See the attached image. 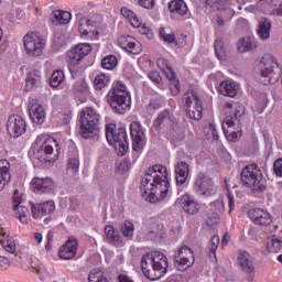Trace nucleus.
Masks as SVG:
<instances>
[{
  "instance_id": "obj_57",
  "label": "nucleus",
  "mask_w": 282,
  "mask_h": 282,
  "mask_svg": "<svg viewBox=\"0 0 282 282\" xmlns=\"http://www.w3.org/2000/svg\"><path fill=\"white\" fill-rule=\"evenodd\" d=\"M139 32L140 34H144L145 36H148V39H151V36H153V31H151V28L147 26V24H141L139 26Z\"/></svg>"
},
{
  "instance_id": "obj_32",
  "label": "nucleus",
  "mask_w": 282,
  "mask_h": 282,
  "mask_svg": "<svg viewBox=\"0 0 282 282\" xmlns=\"http://www.w3.org/2000/svg\"><path fill=\"white\" fill-rule=\"evenodd\" d=\"M218 91L223 96H228L229 98H235L237 96V84L232 83L228 79L223 80L219 84Z\"/></svg>"
},
{
  "instance_id": "obj_15",
  "label": "nucleus",
  "mask_w": 282,
  "mask_h": 282,
  "mask_svg": "<svg viewBox=\"0 0 282 282\" xmlns=\"http://www.w3.org/2000/svg\"><path fill=\"white\" fill-rule=\"evenodd\" d=\"M28 129V123L25 119L19 115H12L8 118L7 121V131L12 138H20L25 133Z\"/></svg>"
},
{
  "instance_id": "obj_60",
  "label": "nucleus",
  "mask_w": 282,
  "mask_h": 282,
  "mask_svg": "<svg viewBox=\"0 0 282 282\" xmlns=\"http://www.w3.org/2000/svg\"><path fill=\"white\" fill-rule=\"evenodd\" d=\"M163 73L165 74L166 78L169 80H175V70H173V67H169L166 70H163Z\"/></svg>"
},
{
  "instance_id": "obj_46",
  "label": "nucleus",
  "mask_w": 282,
  "mask_h": 282,
  "mask_svg": "<svg viewBox=\"0 0 282 282\" xmlns=\"http://www.w3.org/2000/svg\"><path fill=\"white\" fill-rule=\"evenodd\" d=\"M133 223L126 221L123 225H121V232L123 237H133Z\"/></svg>"
},
{
  "instance_id": "obj_6",
  "label": "nucleus",
  "mask_w": 282,
  "mask_h": 282,
  "mask_svg": "<svg viewBox=\"0 0 282 282\" xmlns=\"http://www.w3.org/2000/svg\"><path fill=\"white\" fill-rule=\"evenodd\" d=\"M258 67L260 72V83H262V85H272V83H276V80L281 78V66L272 54L262 56Z\"/></svg>"
},
{
  "instance_id": "obj_41",
  "label": "nucleus",
  "mask_w": 282,
  "mask_h": 282,
  "mask_svg": "<svg viewBox=\"0 0 282 282\" xmlns=\"http://www.w3.org/2000/svg\"><path fill=\"white\" fill-rule=\"evenodd\" d=\"M118 65V58L113 55H108L106 57L102 58L101 61V67H104V69H116V66Z\"/></svg>"
},
{
  "instance_id": "obj_42",
  "label": "nucleus",
  "mask_w": 282,
  "mask_h": 282,
  "mask_svg": "<svg viewBox=\"0 0 282 282\" xmlns=\"http://www.w3.org/2000/svg\"><path fill=\"white\" fill-rule=\"evenodd\" d=\"M63 80H65V73L63 70H55L51 76L50 85L56 88Z\"/></svg>"
},
{
  "instance_id": "obj_10",
  "label": "nucleus",
  "mask_w": 282,
  "mask_h": 282,
  "mask_svg": "<svg viewBox=\"0 0 282 282\" xmlns=\"http://www.w3.org/2000/svg\"><path fill=\"white\" fill-rule=\"evenodd\" d=\"M23 45L29 56H41L45 50V39L37 32H31L24 35Z\"/></svg>"
},
{
  "instance_id": "obj_14",
  "label": "nucleus",
  "mask_w": 282,
  "mask_h": 282,
  "mask_svg": "<svg viewBox=\"0 0 282 282\" xmlns=\"http://www.w3.org/2000/svg\"><path fill=\"white\" fill-rule=\"evenodd\" d=\"M238 265L245 274H247V281L253 282L254 281V260L252 259V256L248 253V251L240 250L238 252Z\"/></svg>"
},
{
  "instance_id": "obj_7",
  "label": "nucleus",
  "mask_w": 282,
  "mask_h": 282,
  "mask_svg": "<svg viewBox=\"0 0 282 282\" xmlns=\"http://www.w3.org/2000/svg\"><path fill=\"white\" fill-rule=\"evenodd\" d=\"M240 181L242 186L256 191L258 193H263L265 188V183L263 182V173L259 165L252 163L245 166L240 173Z\"/></svg>"
},
{
  "instance_id": "obj_5",
  "label": "nucleus",
  "mask_w": 282,
  "mask_h": 282,
  "mask_svg": "<svg viewBox=\"0 0 282 282\" xmlns=\"http://www.w3.org/2000/svg\"><path fill=\"white\" fill-rule=\"evenodd\" d=\"M107 101L116 113H124L131 107V97L127 91V86L122 82L113 84L107 94Z\"/></svg>"
},
{
  "instance_id": "obj_4",
  "label": "nucleus",
  "mask_w": 282,
  "mask_h": 282,
  "mask_svg": "<svg viewBox=\"0 0 282 282\" xmlns=\"http://www.w3.org/2000/svg\"><path fill=\"white\" fill-rule=\"evenodd\" d=\"M100 115L93 108L82 110L79 135L84 140H99L100 138Z\"/></svg>"
},
{
  "instance_id": "obj_23",
  "label": "nucleus",
  "mask_w": 282,
  "mask_h": 282,
  "mask_svg": "<svg viewBox=\"0 0 282 282\" xmlns=\"http://www.w3.org/2000/svg\"><path fill=\"white\" fill-rule=\"evenodd\" d=\"M248 217L257 224V226H270L272 224V216L270 213L261 209V208H253L248 212Z\"/></svg>"
},
{
  "instance_id": "obj_64",
  "label": "nucleus",
  "mask_w": 282,
  "mask_h": 282,
  "mask_svg": "<svg viewBox=\"0 0 282 282\" xmlns=\"http://www.w3.org/2000/svg\"><path fill=\"white\" fill-rule=\"evenodd\" d=\"M119 282H133V280L127 275H119Z\"/></svg>"
},
{
  "instance_id": "obj_36",
  "label": "nucleus",
  "mask_w": 282,
  "mask_h": 282,
  "mask_svg": "<svg viewBox=\"0 0 282 282\" xmlns=\"http://www.w3.org/2000/svg\"><path fill=\"white\" fill-rule=\"evenodd\" d=\"M105 234L109 241L122 246V236H120V232L116 231V228H113V226L107 225L105 227Z\"/></svg>"
},
{
  "instance_id": "obj_62",
  "label": "nucleus",
  "mask_w": 282,
  "mask_h": 282,
  "mask_svg": "<svg viewBox=\"0 0 282 282\" xmlns=\"http://www.w3.org/2000/svg\"><path fill=\"white\" fill-rule=\"evenodd\" d=\"M130 23L133 28H140L142 25V21L139 20L138 15L130 18Z\"/></svg>"
},
{
  "instance_id": "obj_11",
  "label": "nucleus",
  "mask_w": 282,
  "mask_h": 282,
  "mask_svg": "<svg viewBox=\"0 0 282 282\" xmlns=\"http://www.w3.org/2000/svg\"><path fill=\"white\" fill-rule=\"evenodd\" d=\"M54 147H58V144H56V139L45 140L35 152L36 160H40V162L44 164H46V162L52 164L53 162H56V160H58V150L54 152Z\"/></svg>"
},
{
  "instance_id": "obj_50",
  "label": "nucleus",
  "mask_w": 282,
  "mask_h": 282,
  "mask_svg": "<svg viewBox=\"0 0 282 282\" xmlns=\"http://www.w3.org/2000/svg\"><path fill=\"white\" fill-rule=\"evenodd\" d=\"M74 90L78 91L79 94H87L88 87L87 83L79 80L74 84Z\"/></svg>"
},
{
  "instance_id": "obj_51",
  "label": "nucleus",
  "mask_w": 282,
  "mask_h": 282,
  "mask_svg": "<svg viewBox=\"0 0 282 282\" xmlns=\"http://www.w3.org/2000/svg\"><path fill=\"white\" fill-rule=\"evenodd\" d=\"M12 265L10 258L8 256L0 254V271L8 270Z\"/></svg>"
},
{
  "instance_id": "obj_53",
  "label": "nucleus",
  "mask_w": 282,
  "mask_h": 282,
  "mask_svg": "<svg viewBox=\"0 0 282 282\" xmlns=\"http://www.w3.org/2000/svg\"><path fill=\"white\" fill-rule=\"evenodd\" d=\"M273 173L278 177H282V158L275 160V162L273 163Z\"/></svg>"
},
{
  "instance_id": "obj_56",
  "label": "nucleus",
  "mask_w": 282,
  "mask_h": 282,
  "mask_svg": "<svg viewBox=\"0 0 282 282\" xmlns=\"http://www.w3.org/2000/svg\"><path fill=\"white\" fill-rule=\"evenodd\" d=\"M156 65L159 68H161L163 72H166L167 68L171 67V64L169 63V61H166V58L164 57H160L158 61H156Z\"/></svg>"
},
{
  "instance_id": "obj_39",
  "label": "nucleus",
  "mask_w": 282,
  "mask_h": 282,
  "mask_svg": "<svg viewBox=\"0 0 282 282\" xmlns=\"http://www.w3.org/2000/svg\"><path fill=\"white\" fill-rule=\"evenodd\" d=\"M13 202V210H18L17 215H28V207L21 205V198H19V189L14 191Z\"/></svg>"
},
{
  "instance_id": "obj_25",
  "label": "nucleus",
  "mask_w": 282,
  "mask_h": 282,
  "mask_svg": "<svg viewBox=\"0 0 282 282\" xmlns=\"http://www.w3.org/2000/svg\"><path fill=\"white\" fill-rule=\"evenodd\" d=\"M175 171V180L177 186H182L186 184V181L188 180V175L191 173V166L188 163L181 161L174 165Z\"/></svg>"
},
{
  "instance_id": "obj_63",
  "label": "nucleus",
  "mask_w": 282,
  "mask_h": 282,
  "mask_svg": "<svg viewBox=\"0 0 282 282\" xmlns=\"http://www.w3.org/2000/svg\"><path fill=\"white\" fill-rule=\"evenodd\" d=\"M15 217L17 219H19V221H21V224H24V225L30 224V219L28 218L26 214H19Z\"/></svg>"
},
{
  "instance_id": "obj_27",
  "label": "nucleus",
  "mask_w": 282,
  "mask_h": 282,
  "mask_svg": "<svg viewBox=\"0 0 282 282\" xmlns=\"http://www.w3.org/2000/svg\"><path fill=\"white\" fill-rule=\"evenodd\" d=\"M0 236L3 237V239H0V243L2 245V248L9 252V254H14L17 252V242H14V239L10 237V234H8V230L0 228Z\"/></svg>"
},
{
  "instance_id": "obj_34",
  "label": "nucleus",
  "mask_w": 282,
  "mask_h": 282,
  "mask_svg": "<svg viewBox=\"0 0 282 282\" xmlns=\"http://www.w3.org/2000/svg\"><path fill=\"white\" fill-rule=\"evenodd\" d=\"M41 85V70H33L29 73L26 80H25V89L26 91H31L35 87Z\"/></svg>"
},
{
  "instance_id": "obj_1",
  "label": "nucleus",
  "mask_w": 282,
  "mask_h": 282,
  "mask_svg": "<svg viewBox=\"0 0 282 282\" xmlns=\"http://www.w3.org/2000/svg\"><path fill=\"white\" fill-rule=\"evenodd\" d=\"M169 171L164 165H153L148 169L141 178V195L145 202L155 204L162 202L169 195Z\"/></svg>"
},
{
  "instance_id": "obj_8",
  "label": "nucleus",
  "mask_w": 282,
  "mask_h": 282,
  "mask_svg": "<svg viewBox=\"0 0 282 282\" xmlns=\"http://www.w3.org/2000/svg\"><path fill=\"white\" fill-rule=\"evenodd\" d=\"M106 139L110 147H115L119 155H126L129 151V138L124 128L116 129V124L106 126Z\"/></svg>"
},
{
  "instance_id": "obj_28",
  "label": "nucleus",
  "mask_w": 282,
  "mask_h": 282,
  "mask_svg": "<svg viewBox=\"0 0 282 282\" xmlns=\"http://www.w3.org/2000/svg\"><path fill=\"white\" fill-rule=\"evenodd\" d=\"M12 175L10 174V162L8 160H0V191L10 184Z\"/></svg>"
},
{
  "instance_id": "obj_29",
  "label": "nucleus",
  "mask_w": 282,
  "mask_h": 282,
  "mask_svg": "<svg viewBox=\"0 0 282 282\" xmlns=\"http://www.w3.org/2000/svg\"><path fill=\"white\" fill-rule=\"evenodd\" d=\"M272 30V21L268 18H261L259 20L258 25V36L261 39V41H267V39H270V32Z\"/></svg>"
},
{
  "instance_id": "obj_16",
  "label": "nucleus",
  "mask_w": 282,
  "mask_h": 282,
  "mask_svg": "<svg viewBox=\"0 0 282 282\" xmlns=\"http://www.w3.org/2000/svg\"><path fill=\"white\" fill-rule=\"evenodd\" d=\"M91 45L89 43H79L67 53L70 65H80L85 56H89Z\"/></svg>"
},
{
  "instance_id": "obj_2",
  "label": "nucleus",
  "mask_w": 282,
  "mask_h": 282,
  "mask_svg": "<svg viewBox=\"0 0 282 282\" xmlns=\"http://www.w3.org/2000/svg\"><path fill=\"white\" fill-rule=\"evenodd\" d=\"M225 120L221 123L224 134L229 142H237L241 138L240 119L246 116V107L232 101L226 102L224 106Z\"/></svg>"
},
{
  "instance_id": "obj_12",
  "label": "nucleus",
  "mask_w": 282,
  "mask_h": 282,
  "mask_svg": "<svg viewBox=\"0 0 282 282\" xmlns=\"http://www.w3.org/2000/svg\"><path fill=\"white\" fill-rule=\"evenodd\" d=\"M174 267L178 269L181 272L188 270V268H193L195 263V254L193 250L187 246H183L178 249V251L174 254Z\"/></svg>"
},
{
  "instance_id": "obj_45",
  "label": "nucleus",
  "mask_w": 282,
  "mask_h": 282,
  "mask_svg": "<svg viewBox=\"0 0 282 282\" xmlns=\"http://www.w3.org/2000/svg\"><path fill=\"white\" fill-rule=\"evenodd\" d=\"M217 248H219V236L215 235L209 241V257H217Z\"/></svg>"
},
{
  "instance_id": "obj_52",
  "label": "nucleus",
  "mask_w": 282,
  "mask_h": 282,
  "mask_svg": "<svg viewBox=\"0 0 282 282\" xmlns=\"http://www.w3.org/2000/svg\"><path fill=\"white\" fill-rule=\"evenodd\" d=\"M149 78L154 83L155 85H162V76H160V72L153 70L149 73Z\"/></svg>"
},
{
  "instance_id": "obj_31",
  "label": "nucleus",
  "mask_w": 282,
  "mask_h": 282,
  "mask_svg": "<svg viewBox=\"0 0 282 282\" xmlns=\"http://www.w3.org/2000/svg\"><path fill=\"white\" fill-rule=\"evenodd\" d=\"M69 21H72V13L68 11H53L51 17V23H53V25H65L69 23Z\"/></svg>"
},
{
  "instance_id": "obj_20",
  "label": "nucleus",
  "mask_w": 282,
  "mask_h": 282,
  "mask_svg": "<svg viewBox=\"0 0 282 282\" xmlns=\"http://www.w3.org/2000/svg\"><path fill=\"white\" fill-rule=\"evenodd\" d=\"M31 188L37 195L52 193L55 188L54 181L50 177H34L31 182Z\"/></svg>"
},
{
  "instance_id": "obj_61",
  "label": "nucleus",
  "mask_w": 282,
  "mask_h": 282,
  "mask_svg": "<svg viewBox=\"0 0 282 282\" xmlns=\"http://www.w3.org/2000/svg\"><path fill=\"white\" fill-rule=\"evenodd\" d=\"M121 14H122V17H124L126 19H132V17H134L135 15V13L132 11V10H130V9H127V8H121Z\"/></svg>"
},
{
  "instance_id": "obj_22",
  "label": "nucleus",
  "mask_w": 282,
  "mask_h": 282,
  "mask_svg": "<svg viewBox=\"0 0 282 282\" xmlns=\"http://www.w3.org/2000/svg\"><path fill=\"white\" fill-rule=\"evenodd\" d=\"M118 44L122 50L130 54H140L142 52V44L135 37L130 35H121L118 39Z\"/></svg>"
},
{
  "instance_id": "obj_55",
  "label": "nucleus",
  "mask_w": 282,
  "mask_h": 282,
  "mask_svg": "<svg viewBox=\"0 0 282 282\" xmlns=\"http://www.w3.org/2000/svg\"><path fill=\"white\" fill-rule=\"evenodd\" d=\"M165 120H169V110H164L158 116L154 122L155 127H160Z\"/></svg>"
},
{
  "instance_id": "obj_43",
  "label": "nucleus",
  "mask_w": 282,
  "mask_h": 282,
  "mask_svg": "<svg viewBox=\"0 0 282 282\" xmlns=\"http://www.w3.org/2000/svg\"><path fill=\"white\" fill-rule=\"evenodd\" d=\"M209 208L212 213H214L215 219H219V215L224 213V202L223 200H216L209 205Z\"/></svg>"
},
{
  "instance_id": "obj_59",
  "label": "nucleus",
  "mask_w": 282,
  "mask_h": 282,
  "mask_svg": "<svg viewBox=\"0 0 282 282\" xmlns=\"http://www.w3.org/2000/svg\"><path fill=\"white\" fill-rule=\"evenodd\" d=\"M227 199H228V207H229V213H232V208H235V196L228 191L227 193Z\"/></svg>"
},
{
  "instance_id": "obj_44",
  "label": "nucleus",
  "mask_w": 282,
  "mask_h": 282,
  "mask_svg": "<svg viewBox=\"0 0 282 282\" xmlns=\"http://www.w3.org/2000/svg\"><path fill=\"white\" fill-rule=\"evenodd\" d=\"M215 47V54L218 58V61H225L226 59V50H224V43L219 40H216L214 43Z\"/></svg>"
},
{
  "instance_id": "obj_33",
  "label": "nucleus",
  "mask_w": 282,
  "mask_h": 282,
  "mask_svg": "<svg viewBox=\"0 0 282 282\" xmlns=\"http://www.w3.org/2000/svg\"><path fill=\"white\" fill-rule=\"evenodd\" d=\"M169 11L172 12V14H180V17H184V14L188 12V7L184 0H172L169 3Z\"/></svg>"
},
{
  "instance_id": "obj_54",
  "label": "nucleus",
  "mask_w": 282,
  "mask_h": 282,
  "mask_svg": "<svg viewBox=\"0 0 282 282\" xmlns=\"http://www.w3.org/2000/svg\"><path fill=\"white\" fill-rule=\"evenodd\" d=\"M170 90L173 96H177V94H180V80L177 79L170 80Z\"/></svg>"
},
{
  "instance_id": "obj_35",
  "label": "nucleus",
  "mask_w": 282,
  "mask_h": 282,
  "mask_svg": "<svg viewBox=\"0 0 282 282\" xmlns=\"http://www.w3.org/2000/svg\"><path fill=\"white\" fill-rule=\"evenodd\" d=\"M98 25V22L96 20L87 19V18H82L79 19V33L83 36H87L89 34L90 28H96Z\"/></svg>"
},
{
  "instance_id": "obj_13",
  "label": "nucleus",
  "mask_w": 282,
  "mask_h": 282,
  "mask_svg": "<svg viewBox=\"0 0 282 282\" xmlns=\"http://www.w3.org/2000/svg\"><path fill=\"white\" fill-rule=\"evenodd\" d=\"M194 191L203 197L215 195V184L213 183V178L206 176L204 173H198L194 183Z\"/></svg>"
},
{
  "instance_id": "obj_26",
  "label": "nucleus",
  "mask_w": 282,
  "mask_h": 282,
  "mask_svg": "<svg viewBox=\"0 0 282 282\" xmlns=\"http://www.w3.org/2000/svg\"><path fill=\"white\" fill-rule=\"evenodd\" d=\"M29 116L35 124H43L45 122V108L40 104H34L29 110Z\"/></svg>"
},
{
  "instance_id": "obj_40",
  "label": "nucleus",
  "mask_w": 282,
  "mask_h": 282,
  "mask_svg": "<svg viewBox=\"0 0 282 282\" xmlns=\"http://www.w3.org/2000/svg\"><path fill=\"white\" fill-rule=\"evenodd\" d=\"M88 282H109V280L105 276L102 271L94 269L88 275Z\"/></svg>"
},
{
  "instance_id": "obj_17",
  "label": "nucleus",
  "mask_w": 282,
  "mask_h": 282,
  "mask_svg": "<svg viewBox=\"0 0 282 282\" xmlns=\"http://www.w3.org/2000/svg\"><path fill=\"white\" fill-rule=\"evenodd\" d=\"M130 134L132 138V149L133 151H142L144 143L147 142V137L144 135V129L138 121H133L130 124Z\"/></svg>"
},
{
  "instance_id": "obj_58",
  "label": "nucleus",
  "mask_w": 282,
  "mask_h": 282,
  "mask_svg": "<svg viewBox=\"0 0 282 282\" xmlns=\"http://www.w3.org/2000/svg\"><path fill=\"white\" fill-rule=\"evenodd\" d=\"M138 3L141 6V8H145L147 10H151V8L155 6L154 0H138Z\"/></svg>"
},
{
  "instance_id": "obj_24",
  "label": "nucleus",
  "mask_w": 282,
  "mask_h": 282,
  "mask_svg": "<svg viewBox=\"0 0 282 282\" xmlns=\"http://www.w3.org/2000/svg\"><path fill=\"white\" fill-rule=\"evenodd\" d=\"M76 252H78V240L76 238H69L59 249L58 254L61 259L69 260L76 257Z\"/></svg>"
},
{
  "instance_id": "obj_48",
  "label": "nucleus",
  "mask_w": 282,
  "mask_h": 282,
  "mask_svg": "<svg viewBox=\"0 0 282 282\" xmlns=\"http://www.w3.org/2000/svg\"><path fill=\"white\" fill-rule=\"evenodd\" d=\"M67 171H68V173H70V175H76V173H78V160L77 159L68 160Z\"/></svg>"
},
{
  "instance_id": "obj_21",
  "label": "nucleus",
  "mask_w": 282,
  "mask_h": 282,
  "mask_svg": "<svg viewBox=\"0 0 282 282\" xmlns=\"http://www.w3.org/2000/svg\"><path fill=\"white\" fill-rule=\"evenodd\" d=\"M56 208L54 200H46L44 203L31 206L33 219H43L46 215H52Z\"/></svg>"
},
{
  "instance_id": "obj_3",
  "label": "nucleus",
  "mask_w": 282,
  "mask_h": 282,
  "mask_svg": "<svg viewBox=\"0 0 282 282\" xmlns=\"http://www.w3.org/2000/svg\"><path fill=\"white\" fill-rule=\"evenodd\" d=\"M169 268V260L166 256L160 251H152L145 253L141 258V269L149 281H158L162 279L163 274H166Z\"/></svg>"
},
{
  "instance_id": "obj_38",
  "label": "nucleus",
  "mask_w": 282,
  "mask_h": 282,
  "mask_svg": "<svg viewBox=\"0 0 282 282\" xmlns=\"http://www.w3.org/2000/svg\"><path fill=\"white\" fill-rule=\"evenodd\" d=\"M109 76L105 74L97 75L95 80H94V87L96 90L100 91L105 89L109 85Z\"/></svg>"
},
{
  "instance_id": "obj_47",
  "label": "nucleus",
  "mask_w": 282,
  "mask_h": 282,
  "mask_svg": "<svg viewBox=\"0 0 282 282\" xmlns=\"http://www.w3.org/2000/svg\"><path fill=\"white\" fill-rule=\"evenodd\" d=\"M205 3L213 10H221L226 3V0H205Z\"/></svg>"
},
{
  "instance_id": "obj_18",
  "label": "nucleus",
  "mask_w": 282,
  "mask_h": 282,
  "mask_svg": "<svg viewBox=\"0 0 282 282\" xmlns=\"http://www.w3.org/2000/svg\"><path fill=\"white\" fill-rule=\"evenodd\" d=\"M160 37L167 45H176V47H182L186 45V35L182 33H174L169 29L162 28L160 30Z\"/></svg>"
},
{
  "instance_id": "obj_19",
  "label": "nucleus",
  "mask_w": 282,
  "mask_h": 282,
  "mask_svg": "<svg viewBox=\"0 0 282 282\" xmlns=\"http://www.w3.org/2000/svg\"><path fill=\"white\" fill-rule=\"evenodd\" d=\"M176 206H181V208L186 213V215H197L199 213V203L193 198V196L188 194L182 195L175 202Z\"/></svg>"
},
{
  "instance_id": "obj_30",
  "label": "nucleus",
  "mask_w": 282,
  "mask_h": 282,
  "mask_svg": "<svg viewBox=\"0 0 282 282\" xmlns=\"http://www.w3.org/2000/svg\"><path fill=\"white\" fill-rule=\"evenodd\" d=\"M259 47L257 44V40L254 37H242L237 43V50L240 52V54H243L246 52H254V48Z\"/></svg>"
},
{
  "instance_id": "obj_9",
  "label": "nucleus",
  "mask_w": 282,
  "mask_h": 282,
  "mask_svg": "<svg viewBox=\"0 0 282 282\" xmlns=\"http://www.w3.org/2000/svg\"><path fill=\"white\" fill-rule=\"evenodd\" d=\"M183 104L191 120H202L204 106H202V99L197 97L195 90H187L184 94Z\"/></svg>"
},
{
  "instance_id": "obj_37",
  "label": "nucleus",
  "mask_w": 282,
  "mask_h": 282,
  "mask_svg": "<svg viewBox=\"0 0 282 282\" xmlns=\"http://www.w3.org/2000/svg\"><path fill=\"white\" fill-rule=\"evenodd\" d=\"M282 241L276 236H272L271 238H268L267 241V250L268 252L276 253L281 250Z\"/></svg>"
},
{
  "instance_id": "obj_49",
  "label": "nucleus",
  "mask_w": 282,
  "mask_h": 282,
  "mask_svg": "<svg viewBox=\"0 0 282 282\" xmlns=\"http://www.w3.org/2000/svg\"><path fill=\"white\" fill-rule=\"evenodd\" d=\"M129 169H131V161L129 159H124L118 165V171L121 174L127 173V171H129Z\"/></svg>"
}]
</instances>
